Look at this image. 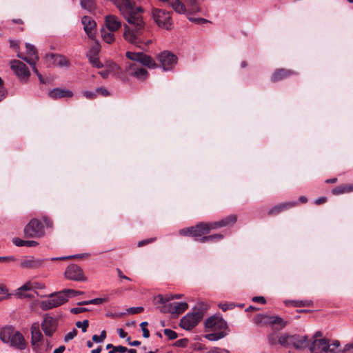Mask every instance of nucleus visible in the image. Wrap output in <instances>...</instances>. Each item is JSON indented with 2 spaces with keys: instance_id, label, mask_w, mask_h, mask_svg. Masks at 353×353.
I'll return each instance as SVG.
<instances>
[{
  "instance_id": "393cba45",
  "label": "nucleus",
  "mask_w": 353,
  "mask_h": 353,
  "mask_svg": "<svg viewBox=\"0 0 353 353\" xmlns=\"http://www.w3.org/2000/svg\"><path fill=\"white\" fill-rule=\"evenodd\" d=\"M294 74L293 72L285 69L276 70L272 76L273 81H280Z\"/></svg>"
},
{
  "instance_id": "e433bc0d",
  "label": "nucleus",
  "mask_w": 353,
  "mask_h": 353,
  "mask_svg": "<svg viewBox=\"0 0 353 353\" xmlns=\"http://www.w3.org/2000/svg\"><path fill=\"white\" fill-rule=\"evenodd\" d=\"M161 305H158L157 309L162 313H170L173 314V303H165V304H160Z\"/></svg>"
},
{
  "instance_id": "20e7f679",
  "label": "nucleus",
  "mask_w": 353,
  "mask_h": 353,
  "mask_svg": "<svg viewBox=\"0 0 353 353\" xmlns=\"http://www.w3.org/2000/svg\"><path fill=\"white\" fill-rule=\"evenodd\" d=\"M308 346L311 353H341V351L339 341L335 340L331 343L325 338L314 339Z\"/></svg>"
},
{
  "instance_id": "680f3d73",
  "label": "nucleus",
  "mask_w": 353,
  "mask_h": 353,
  "mask_svg": "<svg viewBox=\"0 0 353 353\" xmlns=\"http://www.w3.org/2000/svg\"><path fill=\"white\" fill-rule=\"evenodd\" d=\"M188 344V339H180V340H178L175 345L178 347H185Z\"/></svg>"
},
{
  "instance_id": "5701e85b",
  "label": "nucleus",
  "mask_w": 353,
  "mask_h": 353,
  "mask_svg": "<svg viewBox=\"0 0 353 353\" xmlns=\"http://www.w3.org/2000/svg\"><path fill=\"white\" fill-rule=\"evenodd\" d=\"M296 204H297V202H296V201H290V202H285V203H279V204L272 207L269 210L268 214L270 215L279 214L281 211H283L285 210H287V209H289L290 208L295 206Z\"/></svg>"
},
{
  "instance_id": "8fccbe9b",
  "label": "nucleus",
  "mask_w": 353,
  "mask_h": 353,
  "mask_svg": "<svg viewBox=\"0 0 353 353\" xmlns=\"http://www.w3.org/2000/svg\"><path fill=\"white\" fill-rule=\"evenodd\" d=\"M77 331L75 329H74L72 331L69 332L65 335V336L64 338V341L65 342H68L69 341L73 339L77 336Z\"/></svg>"
},
{
  "instance_id": "b1692460",
  "label": "nucleus",
  "mask_w": 353,
  "mask_h": 353,
  "mask_svg": "<svg viewBox=\"0 0 353 353\" xmlns=\"http://www.w3.org/2000/svg\"><path fill=\"white\" fill-rule=\"evenodd\" d=\"M43 260L40 259H26L21 262V266L24 268H37L43 264Z\"/></svg>"
},
{
  "instance_id": "a878e982",
  "label": "nucleus",
  "mask_w": 353,
  "mask_h": 353,
  "mask_svg": "<svg viewBox=\"0 0 353 353\" xmlns=\"http://www.w3.org/2000/svg\"><path fill=\"white\" fill-rule=\"evenodd\" d=\"M119 67L115 64L112 63L105 70H101L99 73L103 79L108 78L110 74L114 75L118 73Z\"/></svg>"
},
{
  "instance_id": "5fc2aeb1",
  "label": "nucleus",
  "mask_w": 353,
  "mask_h": 353,
  "mask_svg": "<svg viewBox=\"0 0 353 353\" xmlns=\"http://www.w3.org/2000/svg\"><path fill=\"white\" fill-rule=\"evenodd\" d=\"M97 94H100L103 96H108L109 94V92L103 87L97 88L95 89Z\"/></svg>"
},
{
  "instance_id": "f3484780",
  "label": "nucleus",
  "mask_w": 353,
  "mask_h": 353,
  "mask_svg": "<svg viewBox=\"0 0 353 353\" xmlns=\"http://www.w3.org/2000/svg\"><path fill=\"white\" fill-rule=\"evenodd\" d=\"M105 25L106 29L115 32L121 28L122 23L117 16L109 14L105 17Z\"/></svg>"
},
{
  "instance_id": "0eeeda50",
  "label": "nucleus",
  "mask_w": 353,
  "mask_h": 353,
  "mask_svg": "<svg viewBox=\"0 0 353 353\" xmlns=\"http://www.w3.org/2000/svg\"><path fill=\"white\" fill-rule=\"evenodd\" d=\"M24 233L30 238L42 237L45 234L44 226L39 220L32 219L25 227Z\"/></svg>"
},
{
  "instance_id": "603ef678",
  "label": "nucleus",
  "mask_w": 353,
  "mask_h": 353,
  "mask_svg": "<svg viewBox=\"0 0 353 353\" xmlns=\"http://www.w3.org/2000/svg\"><path fill=\"white\" fill-rule=\"evenodd\" d=\"M155 240H156V238H149V239L139 241L137 245L139 247H142L148 243L154 242Z\"/></svg>"
},
{
  "instance_id": "a19ab883",
  "label": "nucleus",
  "mask_w": 353,
  "mask_h": 353,
  "mask_svg": "<svg viewBox=\"0 0 353 353\" xmlns=\"http://www.w3.org/2000/svg\"><path fill=\"white\" fill-rule=\"evenodd\" d=\"M76 326L79 328H81L83 332H85L89 326L88 320L85 319L83 321H77L76 323Z\"/></svg>"
},
{
  "instance_id": "a211bd4d",
  "label": "nucleus",
  "mask_w": 353,
  "mask_h": 353,
  "mask_svg": "<svg viewBox=\"0 0 353 353\" xmlns=\"http://www.w3.org/2000/svg\"><path fill=\"white\" fill-rule=\"evenodd\" d=\"M47 60L50 59L55 65L61 68H69L70 65L69 60L64 56L51 53L46 57Z\"/></svg>"
},
{
  "instance_id": "69168bd1",
  "label": "nucleus",
  "mask_w": 353,
  "mask_h": 353,
  "mask_svg": "<svg viewBox=\"0 0 353 353\" xmlns=\"http://www.w3.org/2000/svg\"><path fill=\"white\" fill-rule=\"evenodd\" d=\"M38 242L32 240H27L25 243L26 247H35L38 245Z\"/></svg>"
},
{
  "instance_id": "e2e57ef3",
  "label": "nucleus",
  "mask_w": 353,
  "mask_h": 353,
  "mask_svg": "<svg viewBox=\"0 0 353 353\" xmlns=\"http://www.w3.org/2000/svg\"><path fill=\"white\" fill-rule=\"evenodd\" d=\"M13 243L17 245V246H19V247H21V246H25V243H26V241L25 240H22V239H20L19 238H16V239H13Z\"/></svg>"
},
{
  "instance_id": "9d476101",
  "label": "nucleus",
  "mask_w": 353,
  "mask_h": 353,
  "mask_svg": "<svg viewBox=\"0 0 353 353\" xmlns=\"http://www.w3.org/2000/svg\"><path fill=\"white\" fill-rule=\"evenodd\" d=\"M163 2H168L173 8V10L179 14H188L190 12H196L200 10L199 8L195 4V0H190L192 3L191 8L188 10L185 6L179 0H160Z\"/></svg>"
},
{
  "instance_id": "774afa93",
  "label": "nucleus",
  "mask_w": 353,
  "mask_h": 353,
  "mask_svg": "<svg viewBox=\"0 0 353 353\" xmlns=\"http://www.w3.org/2000/svg\"><path fill=\"white\" fill-rule=\"evenodd\" d=\"M6 90L4 87H0V101H1L6 97Z\"/></svg>"
},
{
  "instance_id": "f8f14e48",
  "label": "nucleus",
  "mask_w": 353,
  "mask_h": 353,
  "mask_svg": "<svg viewBox=\"0 0 353 353\" xmlns=\"http://www.w3.org/2000/svg\"><path fill=\"white\" fill-rule=\"evenodd\" d=\"M205 326L206 329L213 331H225L227 323L222 317L212 316L205 321Z\"/></svg>"
},
{
  "instance_id": "09e8293b",
  "label": "nucleus",
  "mask_w": 353,
  "mask_h": 353,
  "mask_svg": "<svg viewBox=\"0 0 353 353\" xmlns=\"http://www.w3.org/2000/svg\"><path fill=\"white\" fill-rule=\"evenodd\" d=\"M278 336L275 334L268 335V340L271 345H274L278 343Z\"/></svg>"
},
{
  "instance_id": "4468645a",
  "label": "nucleus",
  "mask_w": 353,
  "mask_h": 353,
  "mask_svg": "<svg viewBox=\"0 0 353 353\" xmlns=\"http://www.w3.org/2000/svg\"><path fill=\"white\" fill-rule=\"evenodd\" d=\"M26 47L28 57H24L21 53H18L17 57L24 60L30 65L36 64L37 61L39 60V56L36 48L34 45L29 43H26Z\"/></svg>"
},
{
  "instance_id": "4d7b16f0",
  "label": "nucleus",
  "mask_w": 353,
  "mask_h": 353,
  "mask_svg": "<svg viewBox=\"0 0 353 353\" xmlns=\"http://www.w3.org/2000/svg\"><path fill=\"white\" fill-rule=\"evenodd\" d=\"M188 19L190 21L194 22V23H198V24H201V23H207L208 22V21L206 19H203V18H193V17H188Z\"/></svg>"
},
{
  "instance_id": "7c9ffc66",
  "label": "nucleus",
  "mask_w": 353,
  "mask_h": 353,
  "mask_svg": "<svg viewBox=\"0 0 353 353\" xmlns=\"http://www.w3.org/2000/svg\"><path fill=\"white\" fill-rule=\"evenodd\" d=\"M81 8L88 12H92L95 8V0H80Z\"/></svg>"
},
{
  "instance_id": "aec40b11",
  "label": "nucleus",
  "mask_w": 353,
  "mask_h": 353,
  "mask_svg": "<svg viewBox=\"0 0 353 353\" xmlns=\"http://www.w3.org/2000/svg\"><path fill=\"white\" fill-rule=\"evenodd\" d=\"M192 227V237H201L202 235L208 234L211 230L210 224L207 223L201 222Z\"/></svg>"
},
{
  "instance_id": "ea45409f",
  "label": "nucleus",
  "mask_w": 353,
  "mask_h": 353,
  "mask_svg": "<svg viewBox=\"0 0 353 353\" xmlns=\"http://www.w3.org/2000/svg\"><path fill=\"white\" fill-rule=\"evenodd\" d=\"M163 333L170 340H174L178 336L177 333L170 329H165Z\"/></svg>"
},
{
  "instance_id": "473e14b6",
  "label": "nucleus",
  "mask_w": 353,
  "mask_h": 353,
  "mask_svg": "<svg viewBox=\"0 0 353 353\" xmlns=\"http://www.w3.org/2000/svg\"><path fill=\"white\" fill-rule=\"evenodd\" d=\"M225 335V331H218L217 332L207 334L205 337L209 341H215L224 338Z\"/></svg>"
},
{
  "instance_id": "c9c22d12",
  "label": "nucleus",
  "mask_w": 353,
  "mask_h": 353,
  "mask_svg": "<svg viewBox=\"0 0 353 353\" xmlns=\"http://www.w3.org/2000/svg\"><path fill=\"white\" fill-rule=\"evenodd\" d=\"M237 221V217L234 214H230L225 218L221 220L223 227L229 226L230 225H234Z\"/></svg>"
},
{
  "instance_id": "dca6fc26",
  "label": "nucleus",
  "mask_w": 353,
  "mask_h": 353,
  "mask_svg": "<svg viewBox=\"0 0 353 353\" xmlns=\"http://www.w3.org/2000/svg\"><path fill=\"white\" fill-rule=\"evenodd\" d=\"M56 320L50 316H46L41 323V327L45 334L51 336L56 330Z\"/></svg>"
},
{
  "instance_id": "2f4dec72",
  "label": "nucleus",
  "mask_w": 353,
  "mask_h": 353,
  "mask_svg": "<svg viewBox=\"0 0 353 353\" xmlns=\"http://www.w3.org/2000/svg\"><path fill=\"white\" fill-rule=\"evenodd\" d=\"M174 299V297H172V295L166 294L165 296H163L161 294H159L154 297V304L157 305L159 304H165L170 300Z\"/></svg>"
},
{
  "instance_id": "6e6552de",
  "label": "nucleus",
  "mask_w": 353,
  "mask_h": 353,
  "mask_svg": "<svg viewBox=\"0 0 353 353\" xmlns=\"http://www.w3.org/2000/svg\"><path fill=\"white\" fill-rule=\"evenodd\" d=\"M152 17L156 23L161 28L170 30L172 27V21L170 12L163 10L154 8Z\"/></svg>"
},
{
  "instance_id": "39448f33",
  "label": "nucleus",
  "mask_w": 353,
  "mask_h": 353,
  "mask_svg": "<svg viewBox=\"0 0 353 353\" xmlns=\"http://www.w3.org/2000/svg\"><path fill=\"white\" fill-rule=\"evenodd\" d=\"M68 301L67 296L63 293L62 290L52 293L48 296V299L41 301L39 306L41 310L46 311L57 307Z\"/></svg>"
},
{
  "instance_id": "864d4df0",
  "label": "nucleus",
  "mask_w": 353,
  "mask_h": 353,
  "mask_svg": "<svg viewBox=\"0 0 353 353\" xmlns=\"http://www.w3.org/2000/svg\"><path fill=\"white\" fill-rule=\"evenodd\" d=\"M208 239H209L210 241L214 242V241H216L223 239V235L220 234H212V235L208 236Z\"/></svg>"
},
{
  "instance_id": "338daca9",
  "label": "nucleus",
  "mask_w": 353,
  "mask_h": 353,
  "mask_svg": "<svg viewBox=\"0 0 353 353\" xmlns=\"http://www.w3.org/2000/svg\"><path fill=\"white\" fill-rule=\"evenodd\" d=\"M252 301L254 302L261 303L263 304L265 303V299L263 296H254L252 298Z\"/></svg>"
},
{
  "instance_id": "6ab92c4d",
  "label": "nucleus",
  "mask_w": 353,
  "mask_h": 353,
  "mask_svg": "<svg viewBox=\"0 0 353 353\" xmlns=\"http://www.w3.org/2000/svg\"><path fill=\"white\" fill-rule=\"evenodd\" d=\"M291 346L296 349H303L308 346L309 342L307 336L291 335Z\"/></svg>"
},
{
  "instance_id": "bf43d9fd",
  "label": "nucleus",
  "mask_w": 353,
  "mask_h": 353,
  "mask_svg": "<svg viewBox=\"0 0 353 353\" xmlns=\"http://www.w3.org/2000/svg\"><path fill=\"white\" fill-rule=\"evenodd\" d=\"M209 224H210V226L211 228V230H212V229H217V228L223 227V224H222L221 220L219 221H215V222L209 223Z\"/></svg>"
},
{
  "instance_id": "412c9836",
  "label": "nucleus",
  "mask_w": 353,
  "mask_h": 353,
  "mask_svg": "<svg viewBox=\"0 0 353 353\" xmlns=\"http://www.w3.org/2000/svg\"><path fill=\"white\" fill-rule=\"evenodd\" d=\"M49 96L53 99L70 98L73 96V92L69 90L57 88L49 92Z\"/></svg>"
},
{
  "instance_id": "37998d69",
  "label": "nucleus",
  "mask_w": 353,
  "mask_h": 353,
  "mask_svg": "<svg viewBox=\"0 0 353 353\" xmlns=\"http://www.w3.org/2000/svg\"><path fill=\"white\" fill-rule=\"evenodd\" d=\"M192 230H193V227H189V228H183V229H181L179 231V233L180 235H182V236H192Z\"/></svg>"
},
{
  "instance_id": "58836bf2",
  "label": "nucleus",
  "mask_w": 353,
  "mask_h": 353,
  "mask_svg": "<svg viewBox=\"0 0 353 353\" xmlns=\"http://www.w3.org/2000/svg\"><path fill=\"white\" fill-rule=\"evenodd\" d=\"M89 61L93 66H95L97 68H101L103 67V65L101 63L99 58L95 55L90 56Z\"/></svg>"
},
{
  "instance_id": "3c124183",
  "label": "nucleus",
  "mask_w": 353,
  "mask_h": 353,
  "mask_svg": "<svg viewBox=\"0 0 353 353\" xmlns=\"http://www.w3.org/2000/svg\"><path fill=\"white\" fill-rule=\"evenodd\" d=\"M83 96L88 99H92L97 96L96 90L94 91H84L83 92Z\"/></svg>"
},
{
  "instance_id": "de8ad7c7",
  "label": "nucleus",
  "mask_w": 353,
  "mask_h": 353,
  "mask_svg": "<svg viewBox=\"0 0 353 353\" xmlns=\"http://www.w3.org/2000/svg\"><path fill=\"white\" fill-rule=\"evenodd\" d=\"M332 193L334 194H341L347 193L345 185L339 186V187L334 188L332 190Z\"/></svg>"
},
{
  "instance_id": "49530a36",
  "label": "nucleus",
  "mask_w": 353,
  "mask_h": 353,
  "mask_svg": "<svg viewBox=\"0 0 353 353\" xmlns=\"http://www.w3.org/2000/svg\"><path fill=\"white\" fill-rule=\"evenodd\" d=\"M144 308L143 307H132L127 309V312L129 314H139L143 312Z\"/></svg>"
},
{
  "instance_id": "9b49d317",
  "label": "nucleus",
  "mask_w": 353,
  "mask_h": 353,
  "mask_svg": "<svg viewBox=\"0 0 353 353\" xmlns=\"http://www.w3.org/2000/svg\"><path fill=\"white\" fill-rule=\"evenodd\" d=\"M65 276L68 279L74 281H83L86 280L83 270L76 264H70L67 267L65 271Z\"/></svg>"
},
{
  "instance_id": "0e129e2a",
  "label": "nucleus",
  "mask_w": 353,
  "mask_h": 353,
  "mask_svg": "<svg viewBox=\"0 0 353 353\" xmlns=\"http://www.w3.org/2000/svg\"><path fill=\"white\" fill-rule=\"evenodd\" d=\"M352 349H353V343L345 345L343 348H341V353H346Z\"/></svg>"
},
{
  "instance_id": "2eb2a0df",
  "label": "nucleus",
  "mask_w": 353,
  "mask_h": 353,
  "mask_svg": "<svg viewBox=\"0 0 353 353\" xmlns=\"http://www.w3.org/2000/svg\"><path fill=\"white\" fill-rule=\"evenodd\" d=\"M81 23L83 26V30L88 37L91 39L95 38V21L88 16H84L81 19Z\"/></svg>"
},
{
  "instance_id": "f257e3e1",
  "label": "nucleus",
  "mask_w": 353,
  "mask_h": 353,
  "mask_svg": "<svg viewBox=\"0 0 353 353\" xmlns=\"http://www.w3.org/2000/svg\"><path fill=\"white\" fill-rule=\"evenodd\" d=\"M120 10L128 25H124V39L137 47L141 48L142 44L148 45L151 40L145 41L143 36L146 32L145 23L142 17L143 10L140 6H134L130 0H110Z\"/></svg>"
},
{
  "instance_id": "1a4fd4ad",
  "label": "nucleus",
  "mask_w": 353,
  "mask_h": 353,
  "mask_svg": "<svg viewBox=\"0 0 353 353\" xmlns=\"http://www.w3.org/2000/svg\"><path fill=\"white\" fill-rule=\"evenodd\" d=\"M157 59L161 63L164 71L172 70L177 63V57L168 51H163L160 53L157 57Z\"/></svg>"
},
{
  "instance_id": "13d9d810",
  "label": "nucleus",
  "mask_w": 353,
  "mask_h": 353,
  "mask_svg": "<svg viewBox=\"0 0 353 353\" xmlns=\"http://www.w3.org/2000/svg\"><path fill=\"white\" fill-rule=\"evenodd\" d=\"M207 353H230L228 350L225 349H221L215 347L209 350Z\"/></svg>"
},
{
  "instance_id": "c03bdc74",
  "label": "nucleus",
  "mask_w": 353,
  "mask_h": 353,
  "mask_svg": "<svg viewBox=\"0 0 353 353\" xmlns=\"http://www.w3.org/2000/svg\"><path fill=\"white\" fill-rule=\"evenodd\" d=\"M148 325V322L143 321L141 323L140 326L141 327V330L143 331V336L144 338H148L150 336V332L146 328V326Z\"/></svg>"
},
{
  "instance_id": "ddd939ff",
  "label": "nucleus",
  "mask_w": 353,
  "mask_h": 353,
  "mask_svg": "<svg viewBox=\"0 0 353 353\" xmlns=\"http://www.w3.org/2000/svg\"><path fill=\"white\" fill-rule=\"evenodd\" d=\"M10 67L14 74L21 80L28 79L30 75V71L26 65L21 61H11Z\"/></svg>"
},
{
  "instance_id": "052dcab7",
  "label": "nucleus",
  "mask_w": 353,
  "mask_h": 353,
  "mask_svg": "<svg viewBox=\"0 0 353 353\" xmlns=\"http://www.w3.org/2000/svg\"><path fill=\"white\" fill-rule=\"evenodd\" d=\"M80 255H71V256H61V257H57V258H52V261H57V260H65V259H73L76 257H80Z\"/></svg>"
},
{
  "instance_id": "79ce46f5",
  "label": "nucleus",
  "mask_w": 353,
  "mask_h": 353,
  "mask_svg": "<svg viewBox=\"0 0 353 353\" xmlns=\"http://www.w3.org/2000/svg\"><path fill=\"white\" fill-rule=\"evenodd\" d=\"M128 350V348L126 347H124V346H122V345H118V346H114L112 350H110L108 352V353H116V352H119V353H125Z\"/></svg>"
},
{
  "instance_id": "c85d7f7f",
  "label": "nucleus",
  "mask_w": 353,
  "mask_h": 353,
  "mask_svg": "<svg viewBox=\"0 0 353 353\" xmlns=\"http://www.w3.org/2000/svg\"><path fill=\"white\" fill-rule=\"evenodd\" d=\"M268 323H270L271 325H279L280 328H283L286 325V322L284 321V320L278 316H268Z\"/></svg>"
},
{
  "instance_id": "cd10ccee",
  "label": "nucleus",
  "mask_w": 353,
  "mask_h": 353,
  "mask_svg": "<svg viewBox=\"0 0 353 353\" xmlns=\"http://www.w3.org/2000/svg\"><path fill=\"white\" fill-rule=\"evenodd\" d=\"M188 308V305L186 302H177L173 303V314H180L184 312Z\"/></svg>"
},
{
  "instance_id": "6e6d98bb",
  "label": "nucleus",
  "mask_w": 353,
  "mask_h": 353,
  "mask_svg": "<svg viewBox=\"0 0 353 353\" xmlns=\"http://www.w3.org/2000/svg\"><path fill=\"white\" fill-rule=\"evenodd\" d=\"M86 311H88V310L85 307H73L70 310V312L75 314Z\"/></svg>"
},
{
  "instance_id": "7ed1b4c3",
  "label": "nucleus",
  "mask_w": 353,
  "mask_h": 353,
  "mask_svg": "<svg viewBox=\"0 0 353 353\" xmlns=\"http://www.w3.org/2000/svg\"><path fill=\"white\" fill-rule=\"evenodd\" d=\"M0 339L10 347L21 351L27 347V342L23 334L12 326L5 327L1 330Z\"/></svg>"
},
{
  "instance_id": "bb28decb",
  "label": "nucleus",
  "mask_w": 353,
  "mask_h": 353,
  "mask_svg": "<svg viewBox=\"0 0 353 353\" xmlns=\"http://www.w3.org/2000/svg\"><path fill=\"white\" fill-rule=\"evenodd\" d=\"M101 35L103 41L108 44H111L114 41V32H111L105 28H101Z\"/></svg>"
},
{
  "instance_id": "f03ea898",
  "label": "nucleus",
  "mask_w": 353,
  "mask_h": 353,
  "mask_svg": "<svg viewBox=\"0 0 353 353\" xmlns=\"http://www.w3.org/2000/svg\"><path fill=\"white\" fill-rule=\"evenodd\" d=\"M126 57L135 63H128L125 71L128 75L136 77L139 81L145 79L148 77V71L140 68L138 63L145 65L149 68H155L157 65L155 61L150 56L143 52H127Z\"/></svg>"
},
{
  "instance_id": "c756f323",
  "label": "nucleus",
  "mask_w": 353,
  "mask_h": 353,
  "mask_svg": "<svg viewBox=\"0 0 353 353\" xmlns=\"http://www.w3.org/2000/svg\"><path fill=\"white\" fill-rule=\"evenodd\" d=\"M32 287L30 285V283H26L24 285H23L21 287L18 288L17 292L16 293V296L19 298H26L29 296V295L25 292L31 290Z\"/></svg>"
},
{
  "instance_id": "f704fd0d",
  "label": "nucleus",
  "mask_w": 353,
  "mask_h": 353,
  "mask_svg": "<svg viewBox=\"0 0 353 353\" xmlns=\"http://www.w3.org/2000/svg\"><path fill=\"white\" fill-rule=\"evenodd\" d=\"M107 301V299L105 298H96L89 301H83L78 303L79 305H85L90 304L100 305Z\"/></svg>"
},
{
  "instance_id": "4c0bfd02",
  "label": "nucleus",
  "mask_w": 353,
  "mask_h": 353,
  "mask_svg": "<svg viewBox=\"0 0 353 353\" xmlns=\"http://www.w3.org/2000/svg\"><path fill=\"white\" fill-rule=\"evenodd\" d=\"M63 293L67 296V299H68L69 297H74L79 294H82L83 292L81 291H77L72 289H65L62 290Z\"/></svg>"
},
{
  "instance_id": "72a5a7b5",
  "label": "nucleus",
  "mask_w": 353,
  "mask_h": 353,
  "mask_svg": "<svg viewBox=\"0 0 353 353\" xmlns=\"http://www.w3.org/2000/svg\"><path fill=\"white\" fill-rule=\"evenodd\" d=\"M291 335L283 334L278 338V343L283 347L291 346Z\"/></svg>"
},
{
  "instance_id": "a18cd8bd",
  "label": "nucleus",
  "mask_w": 353,
  "mask_h": 353,
  "mask_svg": "<svg viewBox=\"0 0 353 353\" xmlns=\"http://www.w3.org/2000/svg\"><path fill=\"white\" fill-rule=\"evenodd\" d=\"M219 307L224 312L232 310L235 307V305L233 303H220L219 304Z\"/></svg>"
},
{
  "instance_id": "4be33fe9",
  "label": "nucleus",
  "mask_w": 353,
  "mask_h": 353,
  "mask_svg": "<svg viewBox=\"0 0 353 353\" xmlns=\"http://www.w3.org/2000/svg\"><path fill=\"white\" fill-rule=\"evenodd\" d=\"M31 344L33 346L38 345V343L43 338L42 333L39 329V323H34L31 326Z\"/></svg>"
},
{
  "instance_id": "423d86ee",
  "label": "nucleus",
  "mask_w": 353,
  "mask_h": 353,
  "mask_svg": "<svg viewBox=\"0 0 353 353\" xmlns=\"http://www.w3.org/2000/svg\"><path fill=\"white\" fill-rule=\"evenodd\" d=\"M205 310V308L202 307L193 312L188 313L181 319V327L186 330L194 328L203 319Z\"/></svg>"
}]
</instances>
